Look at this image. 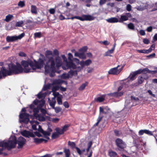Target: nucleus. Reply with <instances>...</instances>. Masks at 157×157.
I'll list each match as a JSON object with an SVG mask.
<instances>
[{"label":"nucleus","mask_w":157,"mask_h":157,"mask_svg":"<svg viewBox=\"0 0 157 157\" xmlns=\"http://www.w3.org/2000/svg\"><path fill=\"white\" fill-rule=\"evenodd\" d=\"M26 140L22 136L19 137L17 140L14 136L11 137L7 142L5 140L0 141V155L2 154L4 149L7 148L8 149L14 148L17 143L18 145L17 148H21L25 144Z\"/></svg>","instance_id":"nucleus-1"},{"label":"nucleus","mask_w":157,"mask_h":157,"mask_svg":"<svg viewBox=\"0 0 157 157\" xmlns=\"http://www.w3.org/2000/svg\"><path fill=\"white\" fill-rule=\"evenodd\" d=\"M34 61V63L31 60H23L21 61V64L24 67V72H38L37 70L41 69L43 67L44 62L43 59L40 58L38 62L35 60Z\"/></svg>","instance_id":"nucleus-2"},{"label":"nucleus","mask_w":157,"mask_h":157,"mask_svg":"<svg viewBox=\"0 0 157 157\" xmlns=\"http://www.w3.org/2000/svg\"><path fill=\"white\" fill-rule=\"evenodd\" d=\"M44 101L43 99L41 101L36 99L33 101V103L29 106V113H31V111H32L34 116L40 121H44L46 119L44 116L38 114L40 109L44 105Z\"/></svg>","instance_id":"nucleus-3"},{"label":"nucleus","mask_w":157,"mask_h":157,"mask_svg":"<svg viewBox=\"0 0 157 157\" xmlns=\"http://www.w3.org/2000/svg\"><path fill=\"white\" fill-rule=\"evenodd\" d=\"M45 72L50 73V76L53 77L55 75V72H56L55 67V63L54 59L51 57L49 58L48 61L46 63L44 67Z\"/></svg>","instance_id":"nucleus-4"},{"label":"nucleus","mask_w":157,"mask_h":157,"mask_svg":"<svg viewBox=\"0 0 157 157\" xmlns=\"http://www.w3.org/2000/svg\"><path fill=\"white\" fill-rule=\"evenodd\" d=\"M68 59L71 61L70 62H67L66 64L65 67L63 66V68L64 70H66L68 69H75L76 68V65L72 62L71 58H73L72 55L70 53L68 54Z\"/></svg>","instance_id":"nucleus-5"},{"label":"nucleus","mask_w":157,"mask_h":157,"mask_svg":"<svg viewBox=\"0 0 157 157\" xmlns=\"http://www.w3.org/2000/svg\"><path fill=\"white\" fill-rule=\"evenodd\" d=\"M74 18L81 21H91L94 20L95 17L90 15L82 14L81 17L75 16Z\"/></svg>","instance_id":"nucleus-6"},{"label":"nucleus","mask_w":157,"mask_h":157,"mask_svg":"<svg viewBox=\"0 0 157 157\" xmlns=\"http://www.w3.org/2000/svg\"><path fill=\"white\" fill-rule=\"evenodd\" d=\"M24 36V33H23L17 36H7L6 38V41L8 43L13 42L18 40L21 39Z\"/></svg>","instance_id":"nucleus-7"},{"label":"nucleus","mask_w":157,"mask_h":157,"mask_svg":"<svg viewBox=\"0 0 157 157\" xmlns=\"http://www.w3.org/2000/svg\"><path fill=\"white\" fill-rule=\"evenodd\" d=\"M119 67L120 65H118L116 67L111 68L108 71V74H109L112 75H118L122 71L124 67V66H122L121 68L118 69V68Z\"/></svg>","instance_id":"nucleus-8"},{"label":"nucleus","mask_w":157,"mask_h":157,"mask_svg":"<svg viewBox=\"0 0 157 157\" xmlns=\"http://www.w3.org/2000/svg\"><path fill=\"white\" fill-rule=\"evenodd\" d=\"M29 114L26 113H21L19 115V118L22 120H20V122H23L25 124H28L29 121Z\"/></svg>","instance_id":"nucleus-9"},{"label":"nucleus","mask_w":157,"mask_h":157,"mask_svg":"<svg viewBox=\"0 0 157 157\" xmlns=\"http://www.w3.org/2000/svg\"><path fill=\"white\" fill-rule=\"evenodd\" d=\"M116 144L120 151H123L126 147L124 143L121 139L118 138L116 140Z\"/></svg>","instance_id":"nucleus-10"},{"label":"nucleus","mask_w":157,"mask_h":157,"mask_svg":"<svg viewBox=\"0 0 157 157\" xmlns=\"http://www.w3.org/2000/svg\"><path fill=\"white\" fill-rule=\"evenodd\" d=\"M39 131L42 133L44 136H50L51 132H52V129L49 127L47 128V131H44L41 128L40 125H39Z\"/></svg>","instance_id":"nucleus-11"},{"label":"nucleus","mask_w":157,"mask_h":157,"mask_svg":"<svg viewBox=\"0 0 157 157\" xmlns=\"http://www.w3.org/2000/svg\"><path fill=\"white\" fill-rule=\"evenodd\" d=\"M136 75L139 74L141 73H147L150 74H155L156 72V71H151L148 68H146L143 69H140L138 70L134 71Z\"/></svg>","instance_id":"nucleus-12"},{"label":"nucleus","mask_w":157,"mask_h":157,"mask_svg":"<svg viewBox=\"0 0 157 157\" xmlns=\"http://www.w3.org/2000/svg\"><path fill=\"white\" fill-rule=\"evenodd\" d=\"M21 134L26 137L29 138V136L32 137H34L35 136L34 134L29 131L26 130H24L21 132Z\"/></svg>","instance_id":"nucleus-13"},{"label":"nucleus","mask_w":157,"mask_h":157,"mask_svg":"<svg viewBox=\"0 0 157 157\" xmlns=\"http://www.w3.org/2000/svg\"><path fill=\"white\" fill-rule=\"evenodd\" d=\"M131 16V14L129 13H126V15H122L121 16L120 19L119 20V22H122L123 21H126L128 20V16Z\"/></svg>","instance_id":"nucleus-14"},{"label":"nucleus","mask_w":157,"mask_h":157,"mask_svg":"<svg viewBox=\"0 0 157 157\" xmlns=\"http://www.w3.org/2000/svg\"><path fill=\"white\" fill-rule=\"evenodd\" d=\"M106 20L109 23H114L119 22L118 19L115 17H111L106 19Z\"/></svg>","instance_id":"nucleus-15"},{"label":"nucleus","mask_w":157,"mask_h":157,"mask_svg":"<svg viewBox=\"0 0 157 157\" xmlns=\"http://www.w3.org/2000/svg\"><path fill=\"white\" fill-rule=\"evenodd\" d=\"M56 66L57 68L60 67L62 64V60L61 58L59 56L56 57Z\"/></svg>","instance_id":"nucleus-16"},{"label":"nucleus","mask_w":157,"mask_h":157,"mask_svg":"<svg viewBox=\"0 0 157 157\" xmlns=\"http://www.w3.org/2000/svg\"><path fill=\"white\" fill-rule=\"evenodd\" d=\"M48 101L49 103L50 106H51L52 108H54L55 105L56 103V101L54 98H52L51 100H50L49 98H48Z\"/></svg>","instance_id":"nucleus-17"},{"label":"nucleus","mask_w":157,"mask_h":157,"mask_svg":"<svg viewBox=\"0 0 157 157\" xmlns=\"http://www.w3.org/2000/svg\"><path fill=\"white\" fill-rule=\"evenodd\" d=\"M123 94V93L115 92L113 93H110L109 94V95L115 97H117L121 96Z\"/></svg>","instance_id":"nucleus-18"},{"label":"nucleus","mask_w":157,"mask_h":157,"mask_svg":"<svg viewBox=\"0 0 157 157\" xmlns=\"http://www.w3.org/2000/svg\"><path fill=\"white\" fill-rule=\"evenodd\" d=\"M63 152L65 153V157H70L71 152L69 149L65 148H63Z\"/></svg>","instance_id":"nucleus-19"},{"label":"nucleus","mask_w":157,"mask_h":157,"mask_svg":"<svg viewBox=\"0 0 157 157\" xmlns=\"http://www.w3.org/2000/svg\"><path fill=\"white\" fill-rule=\"evenodd\" d=\"M31 12L33 13L36 14L37 13V8L35 6L32 5L31 6Z\"/></svg>","instance_id":"nucleus-20"},{"label":"nucleus","mask_w":157,"mask_h":157,"mask_svg":"<svg viewBox=\"0 0 157 157\" xmlns=\"http://www.w3.org/2000/svg\"><path fill=\"white\" fill-rule=\"evenodd\" d=\"M88 84V82H86L85 83H83L79 88L78 90L80 91H82L84 89L86 86H87Z\"/></svg>","instance_id":"nucleus-21"},{"label":"nucleus","mask_w":157,"mask_h":157,"mask_svg":"<svg viewBox=\"0 0 157 157\" xmlns=\"http://www.w3.org/2000/svg\"><path fill=\"white\" fill-rule=\"evenodd\" d=\"M144 75H143L142 76H139L138 78V82L139 84H141L143 83L145 79L144 77Z\"/></svg>","instance_id":"nucleus-22"},{"label":"nucleus","mask_w":157,"mask_h":157,"mask_svg":"<svg viewBox=\"0 0 157 157\" xmlns=\"http://www.w3.org/2000/svg\"><path fill=\"white\" fill-rule=\"evenodd\" d=\"M63 81L60 79H56L53 81V83L55 85H59L62 84Z\"/></svg>","instance_id":"nucleus-23"},{"label":"nucleus","mask_w":157,"mask_h":157,"mask_svg":"<svg viewBox=\"0 0 157 157\" xmlns=\"http://www.w3.org/2000/svg\"><path fill=\"white\" fill-rule=\"evenodd\" d=\"M34 141L36 144H39L43 142V138H34Z\"/></svg>","instance_id":"nucleus-24"},{"label":"nucleus","mask_w":157,"mask_h":157,"mask_svg":"<svg viewBox=\"0 0 157 157\" xmlns=\"http://www.w3.org/2000/svg\"><path fill=\"white\" fill-rule=\"evenodd\" d=\"M68 73L70 77L74 75H76L77 74V71L76 70L73 71L71 70Z\"/></svg>","instance_id":"nucleus-25"},{"label":"nucleus","mask_w":157,"mask_h":157,"mask_svg":"<svg viewBox=\"0 0 157 157\" xmlns=\"http://www.w3.org/2000/svg\"><path fill=\"white\" fill-rule=\"evenodd\" d=\"M13 17V16L12 15L9 14L6 17V18L4 19V21L7 22H8L11 20V18Z\"/></svg>","instance_id":"nucleus-26"},{"label":"nucleus","mask_w":157,"mask_h":157,"mask_svg":"<svg viewBox=\"0 0 157 157\" xmlns=\"http://www.w3.org/2000/svg\"><path fill=\"white\" fill-rule=\"evenodd\" d=\"M114 132L115 135L117 136H120L122 134L121 132V131H119L118 130H114Z\"/></svg>","instance_id":"nucleus-27"},{"label":"nucleus","mask_w":157,"mask_h":157,"mask_svg":"<svg viewBox=\"0 0 157 157\" xmlns=\"http://www.w3.org/2000/svg\"><path fill=\"white\" fill-rule=\"evenodd\" d=\"M114 50L112 49L110 50H109L105 52V56H112L110 54L113 53Z\"/></svg>","instance_id":"nucleus-28"},{"label":"nucleus","mask_w":157,"mask_h":157,"mask_svg":"<svg viewBox=\"0 0 157 157\" xmlns=\"http://www.w3.org/2000/svg\"><path fill=\"white\" fill-rule=\"evenodd\" d=\"M109 156L110 157H115L117 155V153L113 151H109Z\"/></svg>","instance_id":"nucleus-29"},{"label":"nucleus","mask_w":157,"mask_h":157,"mask_svg":"<svg viewBox=\"0 0 157 157\" xmlns=\"http://www.w3.org/2000/svg\"><path fill=\"white\" fill-rule=\"evenodd\" d=\"M59 135L56 132L52 133V139H55L59 137Z\"/></svg>","instance_id":"nucleus-30"},{"label":"nucleus","mask_w":157,"mask_h":157,"mask_svg":"<svg viewBox=\"0 0 157 157\" xmlns=\"http://www.w3.org/2000/svg\"><path fill=\"white\" fill-rule=\"evenodd\" d=\"M136 75L135 72H132L129 75L130 79L131 80H133L135 79V77Z\"/></svg>","instance_id":"nucleus-31"},{"label":"nucleus","mask_w":157,"mask_h":157,"mask_svg":"<svg viewBox=\"0 0 157 157\" xmlns=\"http://www.w3.org/2000/svg\"><path fill=\"white\" fill-rule=\"evenodd\" d=\"M87 49V48L86 46H84L80 49L79 50V51L81 52V53H84L86 51Z\"/></svg>","instance_id":"nucleus-32"},{"label":"nucleus","mask_w":157,"mask_h":157,"mask_svg":"<svg viewBox=\"0 0 157 157\" xmlns=\"http://www.w3.org/2000/svg\"><path fill=\"white\" fill-rule=\"evenodd\" d=\"M69 126L67 125H65L62 129V131L61 132V134H63L64 132L66 131L67 129V128Z\"/></svg>","instance_id":"nucleus-33"},{"label":"nucleus","mask_w":157,"mask_h":157,"mask_svg":"<svg viewBox=\"0 0 157 157\" xmlns=\"http://www.w3.org/2000/svg\"><path fill=\"white\" fill-rule=\"evenodd\" d=\"M18 6L21 8L25 6V2L24 1H20L18 3Z\"/></svg>","instance_id":"nucleus-34"},{"label":"nucleus","mask_w":157,"mask_h":157,"mask_svg":"<svg viewBox=\"0 0 157 157\" xmlns=\"http://www.w3.org/2000/svg\"><path fill=\"white\" fill-rule=\"evenodd\" d=\"M128 27L129 29L131 30H134L135 29V26L133 24L130 23L128 24Z\"/></svg>","instance_id":"nucleus-35"},{"label":"nucleus","mask_w":157,"mask_h":157,"mask_svg":"<svg viewBox=\"0 0 157 157\" xmlns=\"http://www.w3.org/2000/svg\"><path fill=\"white\" fill-rule=\"evenodd\" d=\"M131 100L132 102H139V99L138 98H135L133 96H131Z\"/></svg>","instance_id":"nucleus-36"},{"label":"nucleus","mask_w":157,"mask_h":157,"mask_svg":"<svg viewBox=\"0 0 157 157\" xmlns=\"http://www.w3.org/2000/svg\"><path fill=\"white\" fill-rule=\"evenodd\" d=\"M55 109V111L56 113H58L60 112L62 110V109L59 107H55L52 108Z\"/></svg>","instance_id":"nucleus-37"},{"label":"nucleus","mask_w":157,"mask_h":157,"mask_svg":"<svg viewBox=\"0 0 157 157\" xmlns=\"http://www.w3.org/2000/svg\"><path fill=\"white\" fill-rule=\"evenodd\" d=\"M145 133L149 135L153 136H154L153 135L152 132L148 130L145 129Z\"/></svg>","instance_id":"nucleus-38"},{"label":"nucleus","mask_w":157,"mask_h":157,"mask_svg":"<svg viewBox=\"0 0 157 157\" xmlns=\"http://www.w3.org/2000/svg\"><path fill=\"white\" fill-rule=\"evenodd\" d=\"M104 100V98L103 97H98L97 98L96 101L99 102H101Z\"/></svg>","instance_id":"nucleus-39"},{"label":"nucleus","mask_w":157,"mask_h":157,"mask_svg":"<svg viewBox=\"0 0 157 157\" xmlns=\"http://www.w3.org/2000/svg\"><path fill=\"white\" fill-rule=\"evenodd\" d=\"M52 51L47 50L46 51L45 53V56L46 57H48V56L49 55H52Z\"/></svg>","instance_id":"nucleus-40"},{"label":"nucleus","mask_w":157,"mask_h":157,"mask_svg":"<svg viewBox=\"0 0 157 157\" xmlns=\"http://www.w3.org/2000/svg\"><path fill=\"white\" fill-rule=\"evenodd\" d=\"M57 100L59 105H62V102L61 97H57Z\"/></svg>","instance_id":"nucleus-41"},{"label":"nucleus","mask_w":157,"mask_h":157,"mask_svg":"<svg viewBox=\"0 0 157 157\" xmlns=\"http://www.w3.org/2000/svg\"><path fill=\"white\" fill-rule=\"evenodd\" d=\"M23 24V21H22L17 22L15 26L16 27H21Z\"/></svg>","instance_id":"nucleus-42"},{"label":"nucleus","mask_w":157,"mask_h":157,"mask_svg":"<svg viewBox=\"0 0 157 157\" xmlns=\"http://www.w3.org/2000/svg\"><path fill=\"white\" fill-rule=\"evenodd\" d=\"M61 77L63 78L66 79L67 78H68L69 77H70L68 75V73H64L62 75Z\"/></svg>","instance_id":"nucleus-43"},{"label":"nucleus","mask_w":157,"mask_h":157,"mask_svg":"<svg viewBox=\"0 0 157 157\" xmlns=\"http://www.w3.org/2000/svg\"><path fill=\"white\" fill-rule=\"evenodd\" d=\"M79 57L81 59H85L86 58V56L84 53H80Z\"/></svg>","instance_id":"nucleus-44"},{"label":"nucleus","mask_w":157,"mask_h":157,"mask_svg":"<svg viewBox=\"0 0 157 157\" xmlns=\"http://www.w3.org/2000/svg\"><path fill=\"white\" fill-rule=\"evenodd\" d=\"M136 9L139 11H143L145 9V8L142 6H138L136 7Z\"/></svg>","instance_id":"nucleus-45"},{"label":"nucleus","mask_w":157,"mask_h":157,"mask_svg":"<svg viewBox=\"0 0 157 157\" xmlns=\"http://www.w3.org/2000/svg\"><path fill=\"white\" fill-rule=\"evenodd\" d=\"M102 117H99L97 119V122L94 125V126H97L99 122L101 121L102 119Z\"/></svg>","instance_id":"nucleus-46"},{"label":"nucleus","mask_w":157,"mask_h":157,"mask_svg":"<svg viewBox=\"0 0 157 157\" xmlns=\"http://www.w3.org/2000/svg\"><path fill=\"white\" fill-rule=\"evenodd\" d=\"M41 32L36 33L34 34V37L35 38L41 37Z\"/></svg>","instance_id":"nucleus-47"},{"label":"nucleus","mask_w":157,"mask_h":157,"mask_svg":"<svg viewBox=\"0 0 157 157\" xmlns=\"http://www.w3.org/2000/svg\"><path fill=\"white\" fill-rule=\"evenodd\" d=\"M68 145L72 147L73 148H75V144L74 142H71L70 141L68 142Z\"/></svg>","instance_id":"nucleus-48"},{"label":"nucleus","mask_w":157,"mask_h":157,"mask_svg":"<svg viewBox=\"0 0 157 157\" xmlns=\"http://www.w3.org/2000/svg\"><path fill=\"white\" fill-rule=\"evenodd\" d=\"M59 89V87L58 86H53L52 88V91L53 92H56Z\"/></svg>","instance_id":"nucleus-49"},{"label":"nucleus","mask_w":157,"mask_h":157,"mask_svg":"<svg viewBox=\"0 0 157 157\" xmlns=\"http://www.w3.org/2000/svg\"><path fill=\"white\" fill-rule=\"evenodd\" d=\"M92 62L91 61L90 59H88L86 60L84 62L86 66H88L90 65L91 63Z\"/></svg>","instance_id":"nucleus-50"},{"label":"nucleus","mask_w":157,"mask_h":157,"mask_svg":"<svg viewBox=\"0 0 157 157\" xmlns=\"http://www.w3.org/2000/svg\"><path fill=\"white\" fill-rule=\"evenodd\" d=\"M55 130L56 132L60 135L62 134H61V132L62 131V129L60 128H55Z\"/></svg>","instance_id":"nucleus-51"},{"label":"nucleus","mask_w":157,"mask_h":157,"mask_svg":"<svg viewBox=\"0 0 157 157\" xmlns=\"http://www.w3.org/2000/svg\"><path fill=\"white\" fill-rule=\"evenodd\" d=\"M31 124H34L36 125H38L39 122L37 121H35L34 120H32L30 121Z\"/></svg>","instance_id":"nucleus-52"},{"label":"nucleus","mask_w":157,"mask_h":157,"mask_svg":"<svg viewBox=\"0 0 157 157\" xmlns=\"http://www.w3.org/2000/svg\"><path fill=\"white\" fill-rule=\"evenodd\" d=\"M100 43L104 44L105 45H107L109 44V42L107 40H105L103 41H100Z\"/></svg>","instance_id":"nucleus-53"},{"label":"nucleus","mask_w":157,"mask_h":157,"mask_svg":"<svg viewBox=\"0 0 157 157\" xmlns=\"http://www.w3.org/2000/svg\"><path fill=\"white\" fill-rule=\"evenodd\" d=\"M40 109L41 112L42 114V115H43V116H45V114L47 113L46 110L44 109H41V108Z\"/></svg>","instance_id":"nucleus-54"},{"label":"nucleus","mask_w":157,"mask_h":157,"mask_svg":"<svg viewBox=\"0 0 157 157\" xmlns=\"http://www.w3.org/2000/svg\"><path fill=\"white\" fill-rule=\"evenodd\" d=\"M53 95H54V97L53 98H54V99H55L56 97H59L58 96L59 95V92H53Z\"/></svg>","instance_id":"nucleus-55"},{"label":"nucleus","mask_w":157,"mask_h":157,"mask_svg":"<svg viewBox=\"0 0 157 157\" xmlns=\"http://www.w3.org/2000/svg\"><path fill=\"white\" fill-rule=\"evenodd\" d=\"M45 95H44V94H42L41 92H40L37 94V97L39 99L42 98Z\"/></svg>","instance_id":"nucleus-56"},{"label":"nucleus","mask_w":157,"mask_h":157,"mask_svg":"<svg viewBox=\"0 0 157 157\" xmlns=\"http://www.w3.org/2000/svg\"><path fill=\"white\" fill-rule=\"evenodd\" d=\"M157 10V2L155 3L154 5H153V8L151 10V11H153Z\"/></svg>","instance_id":"nucleus-57"},{"label":"nucleus","mask_w":157,"mask_h":157,"mask_svg":"<svg viewBox=\"0 0 157 157\" xmlns=\"http://www.w3.org/2000/svg\"><path fill=\"white\" fill-rule=\"evenodd\" d=\"M63 105L66 108H68L69 107V105L67 101H66L64 102L63 103Z\"/></svg>","instance_id":"nucleus-58"},{"label":"nucleus","mask_w":157,"mask_h":157,"mask_svg":"<svg viewBox=\"0 0 157 157\" xmlns=\"http://www.w3.org/2000/svg\"><path fill=\"white\" fill-rule=\"evenodd\" d=\"M49 11L50 14H54L55 10L53 8H51L49 10Z\"/></svg>","instance_id":"nucleus-59"},{"label":"nucleus","mask_w":157,"mask_h":157,"mask_svg":"<svg viewBox=\"0 0 157 157\" xmlns=\"http://www.w3.org/2000/svg\"><path fill=\"white\" fill-rule=\"evenodd\" d=\"M107 0H100L99 3L100 6H102L105 4Z\"/></svg>","instance_id":"nucleus-60"},{"label":"nucleus","mask_w":157,"mask_h":157,"mask_svg":"<svg viewBox=\"0 0 157 157\" xmlns=\"http://www.w3.org/2000/svg\"><path fill=\"white\" fill-rule=\"evenodd\" d=\"M155 56V53H153L147 56V57L149 58H151L154 57Z\"/></svg>","instance_id":"nucleus-61"},{"label":"nucleus","mask_w":157,"mask_h":157,"mask_svg":"<svg viewBox=\"0 0 157 157\" xmlns=\"http://www.w3.org/2000/svg\"><path fill=\"white\" fill-rule=\"evenodd\" d=\"M126 10L128 11H130L131 10V6L130 4H128L126 6Z\"/></svg>","instance_id":"nucleus-62"},{"label":"nucleus","mask_w":157,"mask_h":157,"mask_svg":"<svg viewBox=\"0 0 157 157\" xmlns=\"http://www.w3.org/2000/svg\"><path fill=\"white\" fill-rule=\"evenodd\" d=\"M75 148L76 149L77 153L79 155H81L82 154V152L80 149L77 147H75Z\"/></svg>","instance_id":"nucleus-63"},{"label":"nucleus","mask_w":157,"mask_h":157,"mask_svg":"<svg viewBox=\"0 0 157 157\" xmlns=\"http://www.w3.org/2000/svg\"><path fill=\"white\" fill-rule=\"evenodd\" d=\"M143 42L145 44H148L149 43V41L148 39L145 38L143 39Z\"/></svg>","instance_id":"nucleus-64"}]
</instances>
